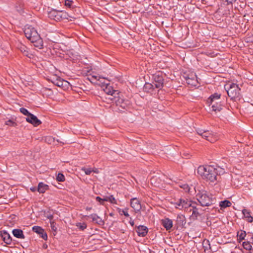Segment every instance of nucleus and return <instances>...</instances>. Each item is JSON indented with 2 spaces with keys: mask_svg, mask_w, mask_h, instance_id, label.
I'll return each instance as SVG.
<instances>
[{
  "mask_svg": "<svg viewBox=\"0 0 253 253\" xmlns=\"http://www.w3.org/2000/svg\"><path fill=\"white\" fill-rule=\"evenodd\" d=\"M224 172L223 168L217 166L216 167L211 165L200 166L197 169L198 173L203 179L211 182H214L217 180V175L223 174Z\"/></svg>",
  "mask_w": 253,
  "mask_h": 253,
  "instance_id": "nucleus-1",
  "label": "nucleus"
},
{
  "mask_svg": "<svg viewBox=\"0 0 253 253\" xmlns=\"http://www.w3.org/2000/svg\"><path fill=\"white\" fill-rule=\"evenodd\" d=\"M24 32L26 37L33 43L35 47L39 49L43 48L42 39L35 28L31 25H26L25 26Z\"/></svg>",
  "mask_w": 253,
  "mask_h": 253,
  "instance_id": "nucleus-2",
  "label": "nucleus"
},
{
  "mask_svg": "<svg viewBox=\"0 0 253 253\" xmlns=\"http://www.w3.org/2000/svg\"><path fill=\"white\" fill-rule=\"evenodd\" d=\"M196 198L203 207L210 206L215 203V198L206 191H199L196 195Z\"/></svg>",
  "mask_w": 253,
  "mask_h": 253,
  "instance_id": "nucleus-3",
  "label": "nucleus"
},
{
  "mask_svg": "<svg viewBox=\"0 0 253 253\" xmlns=\"http://www.w3.org/2000/svg\"><path fill=\"white\" fill-rule=\"evenodd\" d=\"M221 95L217 93L212 94L208 99L207 103L210 107V111L219 112L222 109V105L219 101Z\"/></svg>",
  "mask_w": 253,
  "mask_h": 253,
  "instance_id": "nucleus-4",
  "label": "nucleus"
},
{
  "mask_svg": "<svg viewBox=\"0 0 253 253\" xmlns=\"http://www.w3.org/2000/svg\"><path fill=\"white\" fill-rule=\"evenodd\" d=\"M224 88L226 89L228 95L232 100L240 97V88L238 84L231 83L225 85Z\"/></svg>",
  "mask_w": 253,
  "mask_h": 253,
  "instance_id": "nucleus-5",
  "label": "nucleus"
},
{
  "mask_svg": "<svg viewBox=\"0 0 253 253\" xmlns=\"http://www.w3.org/2000/svg\"><path fill=\"white\" fill-rule=\"evenodd\" d=\"M115 102L117 106L118 107V109L120 111H124V110H127L131 107L130 101L127 99H124L120 97H116L115 96Z\"/></svg>",
  "mask_w": 253,
  "mask_h": 253,
  "instance_id": "nucleus-6",
  "label": "nucleus"
},
{
  "mask_svg": "<svg viewBox=\"0 0 253 253\" xmlns=\"http://www.w3.org/2000/svg\"><path fill=\"white\" fill-rule=\"evenodd\" d=\"M196 131L197 133L203 138L211 143L214 142L217 139V137L210 130H205L201 128H198Z\"/></svg>",
  "mask_w": 253,
  "mask_h": 253,
  "instance_id": "nucleus-7",
  "label": "nucleus"
},
{
  "mask_svg": "<svg viewBox=\"0 0 253 253\" xmlns=\"http://www.w3.org/2000/svg\"><path fill=\"white\" fill-rule=\"evenodd\" d=\"M174 204L176 208L181 210H184L189 212L193 207L191 202L188 201L187 199H179Z\"/></svg>",
  "mask_w": 253,
  "mask_h": 253,
  "instance_id": "nucleus-8",
  "label": "nucleus"
},
{
  "mask_svg": "<svg viewBox=\"0 0 253 253\" xmlns=\"http://www.w3.org/2000/svg\"><path fill=\"white\" fill-rule=\"evenodd\" d=\"M152 78L154 81L153 82L156 88L161 89L163 87L164 78L162 72L159 71L152 75Z\"/></svg>",
  "mask_w": 253,
  "mask_h": 253,
  "instance_id": "nucleus-9",
  "label": "nucleus"
},
{
  "mask_svg": "<svg viewBox=\"0 0 253 253\" xmlns=\"http://www.w3.org/2000/svg\"><path fill=\"white\" fill-rule=\"evenodd\" d=\"M187 84L191 86H196L198 83L197 78L195 74H190L184 76Z\"/></svg>",
  "mask_w": 253,
  "mask_h": 253,
  "instance_id": "nucleus-10",
  "label": "nucleus"
},
{
  "mask_svg": "<svg viewBox=\"0 0 253 253\" xmlns=\"http://www.w3.org/2000/svg\"><path fill=\"white\" fill-rule=\"evenodd\" d=\"M52 82L56 85L61 87L64 89L67 88L69 85V83L59 77H56L53 79Z\"/></svg>",
  "mask_w": 253,
  "mask_h": 253,
  "instance_id": "nucleus-11",
  "label": "nucleus"
},
{
  "mask_svg": "<svg viewBox=\"0 0 253 253\" xmlns=\"http://www.w3.org/2000/svg\"><path fill=\"white\" fill-rule=\"evenodd\" d=\"M104 91L107 94L113 95L114 96L116 94H118V90H114L113 87L108 83L104 84L102 85Z\"/></svg>",
  "mask_w": 253,
  "mask_h": 253,
  "instance_id": "nucleus-12",
  "label": "nucleus"
},
{
  "mask_svg": "<svg viewBox=\"0 0 253 253\" xmlns=\"http://www.w3.org/2000/svg\"><path fill=\"white\" fill-rule=\"evenodd\" d=\"M26 121L35 126H39L42 124V122L39 120L37 117L32 114H31L28 117L26 118Z\"/></svg>",
  "mask_w": 253,
  "mask_h": 253,
  "instance_id": "nucleus-13",
  "label": "nucleus"
},
{
  "mask_svg": "<svg viewBox=\"0 0 253 253\" xmlns=\"http://www.w3.org/2000/svg\"><path fill=\"white\" fill-rule=\"evenodd\" d=\"M0 236L2 239L3 242L7 245H10L12 239L10 234L5 230L0 231Z\"/></svg>",
  "mask_w": 253,
  "mask_h": 253,
  "instance_id": "nucleus-14",
  "label": "nucleus"
},
{
  "mask_svg": "<svg viewBox=\"0 0 253 253\" xmlns=\"http://www.w3.org/2000/svg\"><path fill=\"white\" fill-rule=\"evenodd\" d=\"M33 231L39 234L40 236L44 240L47 239V235L42 227L35 226L33 227Z\"/></svg>",
  "mask_w": 253,
  "mask_h": 253,
  "instance_id": "nucleus-15",
  "label": "nucleus"
},
{
  "mask_svg": "<svg viewBox=\"0 0 253 253\" xmlns=\"http://www.w3.org/2000/svg\"><path fill=\"white\" fill-rule=\"evenodd\" d=\"M60 14V11L55 9H52L48 13V17L56 21L60 20L61 17L59 16Z\"/></svg>",
  "mask_w": 253,
  "mask_h": 253,
  "instance_id": "nucleus-16",
  "label": "nucleus"
},
{
  "mask_svg": "<svg viewBox=\"0 0 253 253\" xmlns=\"http://www.w3.org/2000/svg\"><path fill=\"white\" fill-rule=\"evenodd\" d=\"M130 206L136 211H139L141 209L140 202L136 198H132L131 200Z\"/></svg>",
  "mask_w": 253,
  "mask_h": 253,
  "instance_id": "nucleus-17",
  "label": "nucleus"
},
{
  "mask_svg": "<svg viewBox=\"0 0 253 253\" xmlns=\"http://www.w3.org/2000/svg\"><path fill=\"white\" fill-rule=\"evenodd\" d=\"M138 235L141 237H145L148 232V228L143 225H139L137 226L136 230Z\"/></svg>",
  "mask_w": 253,
  "mask_h": 253,
  "instance_id": "nucleus-18",
  "label": "nucleus"
},
{
  "mask_svg": "<svg viewBox=\"0 0 253 253\" xmlns=\"http://www.w3.org/2000/svg\"><path fill=\"white\" fill-rule=\"evenodd\" d=\"M87 217L92 219V221L99 225H103L104 224L103 220L98 216L96 214L93 213L89 215H88Z\"/></svg>",
  "mask_w": 253,
  "mask_h": 253,
  "instance_id": "nucleus-19",
  "label": "nucleus"
},
{
  "mask_svg": "<svg viewBox=\"0 0 253 253\" xmlns=\"http://www.w3.org/2000/svg\"><path fill=\"white\" fill-rule=\"evenodd\" d=\"M12 233L14 237L19 239H25V236L23 232L21 229H14L12 230Z\"/></svg>",
  "mask_w": 253,
  "mask_h": 253,
  "instance_id": "nucleus-20",
  "label": "nucleus"
},
{
  "mask_svg": "<svg viewBox=\"0 0 253 253\" xmlns=\"http://www.w3.org/2000/svg\"><path fill=\"white\" fill-rule=\"evenodd\" d=\"M162 224L167 230H169L172 227V221L169 218L162 220Z\"/></svg>",
  "mask_w": 253,
  "mask_h": 253,
  "instance_id": "nucleus-21",
  "label": "nucleus"
},
{
  "mask_svg": "<svg viewBox=\"0 0 253 253\" xmlns=\"http://www.w3.org/2000/svg\"><path fill=\"white\" fill-rule=\"evenodd\" d=\"M177 226H183L185 224V218L183 215H178L176 220Z\"/></svg>",
  "mask_w": 253,
  "mask_h": 253,
  "instance_id": "nucleus-22",
  "label": "nucleus"
},
{
  "mask_svg": "<svg viewBox=\"0 0 253 253\" xmlns=\"http://www.w3.org/2000/svg\"><path fill=\"white\" fill-rule=\"evenodd\" d=\"M242 213L249 222L251 223L253 221V217L251 215V212L249 210L244 209L242 211Z\"/></svg>",
  "mask_w": 253,
  "mask_h": 253,
  "instance_id": "nucleus-23",
  "label": "nucleus"
},
{
  "mask_svg": "<svg viewBox=\"0 0 253 253\" xmlns=\"http://www.w3.org/2000/svg\"><path fill=\"white\" fill-rule=\"evenodd\" d=\"M155 88L154 84L146 83L143 86V90L145 92H150Z\"/></svg>",
  "mask_w": 253,
  "mask_h": 253,
  "instance_id": "nucleus-24",
  "label": "nucleus"
},
{
  "mask_svg": "<svg viewBox=\"0 0 253 253\" xmlns=\"http://www.w3.org/2000/svg\"><path fill=\"white\" fill-rule=\"evenodd\" d=\"M48 186L43 182H40L38 187V191L40 193H44L48 189Z\"/></svg>",
  "mask_w": 253,
  "mask_h": 253,
  "instance_id": "nucleus-25",
  "label": "nucleus"
},
{
  "mask_svg": "<svg viewBox=\"0 0 253 253\" xmlns=\"http://www.w3.org/2000/svg\"><path fill=\"white\" fill-rule=\"evenodd\" d=\"M231 205V203L228 200H224L219 203V206L221 207V209L230 207Z\"/></svg>",
  "mask_w": 253,
  "mask_h": 253,
  "instance_id": "nucleus-26",
  "label": "nucleus"
},
{
  "mask_svg": "<svg viewBox=\"0 0 253 253\" xmlns=\"http://www.w3.org/2000/svg\"><path fill=\"white\" fill-rule=\"evenodd\" d=\"M18 48L24 55H25L26 56H28V55H29L28 49L26 46H25L24 45H23V44H20Z\"/></svg>",
  "mask_w": 253,
  "mask_h": 253,
  "instance_id": "nucleus-27",
  "label": "nucleus"
},
{
  "mask_svg": "<svg viewBox=\"0 0 253 253\" xmlns=\"http://www.w3.org/2000/svg\"><path fill=\"white\" fill-rule=\"evenodd\" d=\"M243 246L245 249L246 250H251L252 249V246L251 245V242L250 241H245L243 243Z\"/></svg>",
  "mask_w": 253,
  "mask_h": 253,
  "instance_id": "nucleus-28",
  "label": "nucleus"
},
{
  "mask_svg": "<svg viewBox=\"0 0 253 253\" xmlns=\"http://www.w3.org/2000/svg\"><path fill=\"white\" fill-rule=\"evenodd\" d=\"M191 211H192V215H194L196 217L200 214L198 212V209L194 206H193L192 208L190 209L189 212H191Z\"/></svg>",
  "mask_w": 253,
  "mask_h": 253,
  "instance_id": "nucleus-29",
  "label": "nucleus"
},
{
  "mask_svg": "<svg viewBox=\"0 0 253 253\" xmlns=\"http://www.w3.org/2000/svg\"><path fill=\"white\" fill-rule=\"evenodd\" d=\"M74 2L72 0H65V5L70 8H73L74 6H73Z\"/></svg>",
  "mask_w": 253,
  "mask_h": 253,
  "instance_id": "nucleus-30",
  "label": "nucleus"
},
{
  "mask_svg": "<svg viewBox=\"0 0 253 253\" xmlns=\"http://www.w3.org/2000/svg\"><path fill=\"white\" fill-rule=\"evenodd\" d=\"M20 112L27 117H28L31 114L25 108H21L20 109Z\"/></svg>",
  "mask_w": 253,
  "mask_h": 253,
  "instance_id": "nucleus-31",
  "label": "nucleus"
},
{
  "mask_svg": "<svg viewBox=\"0 0 253 253\" xmlns=\"http://www.w3.org/2000/svg\"><path fill=\"white\" fill-rule=\"evenodd\" d=\"M56 180L60 182L64 181L65 180V176L62 173H59L56 176Z\"/></svg>",
  "mask_w": 253,
  "mask_h": 253,
  "instance_id": "nucleus-32",
  "label": "nucleus"
},
{
  "mask_svg": "<svg viewBox=\"0 0 253 253\" xmlns=\"http://www.w3.org/2000/svg\"><path fill=\"white\" fill-rule=\"evenodd\" d=\"M238 236H239V242H240L241 241L245 239V238L246 236V233L245 231H242L240 234H239V232H238Z\"/></svg>",
  "mask_w": 253,
  "mask_h": 253,
  "instance_id": "nucleus-33",
  "label": "nucleus"
},
{
  "mask_svg": "<svg viewBox=\"0 0 253 253\" xmlns=\"http://www.w3.org/2000/svg\"><path fill=\"white\" fill-rule=\"evenodd\" d=\"M76 226L81 230H84L87 227L86 224L84 223H77Z\"/></svg>",
  "mask_w": 253,
  "mask_h": 253,
  "instance_id": "nucleus-34",
  "label": "nucleus"
},
{
  "mask_svg": "<svg viewBox=\"0 0 253 253\" xmlns=\"http://www.w3.org/2000/svg\"><path fill=\"white\" fill-rule=\"evenodd\" d=\"M5 125L9 126H15L17 125L16 123L12 120H9L5 122Z\"/></svg>",
  "mask_w": 253,
  "mask_h": 253,
  "instance_id": "nucleus-35",
  "label": "nucleus"
},
{
  "mask_svg": "<svg viewBox=\"0 0 253 253\" xmlns=\"http://www.w3.org/2000/svg\"><path fill=\"white\" fill-rule=\"evenodd\" d=\"M60 14L59 16L61 17V20L63 19H67V13L63 11H60Z\"/></svg>",
  "mask_w": 253,
  "mask_h": 253,
  "instance_id": "nucleus-36",
  "label": "nucleus"
},
{
  "mask_svg": "<svg viewBox=\"0 0 253 253\" xmlns=\"http://www.w3.org/2000/svg\"><path fill=\"white\" fill-rule=\"evenodd\" d=\"M109 202L111 204H117V200L114 197L113 195H110L109 196Z\"/></svg>",
  "mask_w": 253,
  "mask_h": 253,
  "instance_id": "nucleus-37",
  "label": "nucleus"
},
{
  "mask_svg": "<svg viewBox=\"0 0 253 253\" xmlns=\"http://www.w3.org/2000/svg\"><path fill=\"white\" fill-rule=\"evenodd\" d=\"M54 138H53L51 136H47L45 137V140L46 142H47L48 143H51L52 142L54 141Z\"/></svg>",
  "mask_w": 253,
  "mask_h": 253,
  "instance_id": "nucleus-38",
  "label": "nucleus"
},
{
  "mask_svg": "<svg viewBox=\"0 0 253 253\" xmlns=\"http://www.w3.org/2000/svg\"><path fill=\"white\" fill-rule=\"evenodd\" d=\"M82 170H83L85 173L87 175H89L91 173V172L93 171L91 169H86L85 168H82Z\"/></svg>",
  "mask_w": 253,
  "mask_h": 253,
  "instance_id": "nucleus-39",
  "label": "nucleus"
},
{
  "mask_svg": "<svg viewBox=\"0 0 253 253\" xmlns=\"http://www.w3.org/2000/svg\"><path fill=\"white\" fill-rule=\"evenodd\" d=\"M50 227L51 228V229L54 231H56L57 230V228L55 226L56 224H55V222L53 221H50Z\"/></svg>",
  "mask_w": 253,
  "mask_h": 253,
  "instance_id": "nucleus-40",
  "label": "nucleus"
},
{
  "mask_svg": "<svg viewBox=\"0 0 253 253\" xmlns=\"http://www.w3.org/2000/svg\"><path fill=\"white\" fill-rule=\"evenodd\" d=\"M96 200L97 202H99L100 204L103 205H104V201L103 200V199L101 198L100 197L97 196L96 197Z\"/></svg>",
  "mask_w": 253,
  "mask_h": 253,
  "instance_id": "nucleus-41",
  "label": "nucleus"
},
{
  "mask_svg": "<svg viewBox=\"0 0 253 253\" xmlns=\"http://www.w3.org/2000/svg\"><path fill=\"white\" fill-rule=\"evenodd\" d=\"M223 1L226 2L227 4H232L233 2H235L236 0H222Z\"/></svg>",
  "mask_w": 253,
  "mask_h": 253,
  "instance_id": "nucleus-42",
  "label": "nucleus"
},
{
  "mask_svg": "<svg viewBox=\"0 0 253 253\" xmlns=\"http://www.w3.org/2000/svg\"><path fill=\"white\" fill-rule=\"evenodd\" d=\"M122 212H123V214L126 217H128L129 216L127 211L123 210Z\"/></svg>",
  "mask_w": 253,
  "mask_h": 253,
  "instance_id": "nucleus-43",
  "label": "nucleus"
},
{
  "mask_svg": "<svg viewBox=\"0 0 253 253\" xmlns=\"http://www.w3.org/2000/svg\"><path fill=\"white\" fill-rule=\"evenodd\" d=\"M53 217V216L52 214H49L47 215V218L50 219V221H52Z\"/></svg>",
  "mask_w": 253,
  "mask_h": 253,
  "instance_id": "nucleus-44",
  "label": "nucleus"
},
{
  "mask_svg": "<svg viewBox=\"0 0 253 253\" xmlns=\"http://www.w3.org/2000/svg\"><path fill=\"white\" fill-rule=\"evenodd\" d=\"M184 189H185L186 191L188 190L189 191V187L188 185H184L183 187H182Z\"/></svg>",
  "mask_w": 253,
  "mask_h": 253,
  "instance_id": "nucleus-45",
  "label": "nucleus"
},
{
  "mask_svg": "<svg viewBox=\"0 0 253 253\" xmlns=\"http://www.w3.org/2000/svg\"><path fill=\"white\" fill-rule=\"evenodd\" d=\"M103 200L104 201V202H105V201L109 202V196H105L103 198Z\"/></svg>",
  "mask_w": 253,
  "mask_h": 253,
  "instance_id": "nucleus-46",
  "label": "nucleus"
},
{
  "mask_svg": "<svg viewBox=\"0 0 253 253\" xmlns=\"http://www.w3.org/2000/svg\"><path fill=\"white\" fill-rule=\"evenodd\" d=\"M30 190L32 191V192H35L36 191V190H38V188L36 187H31L30 188Z\"/></svg>",
  "mask_w": 253,
  "mask_h": 253,
  "instance_id": "nucleus-47",
  "label": "nucleus"
},
{
  "mask_svg": "<svg viewBox=\"0 0 253 253\" xmlns=\"http://www.w3.org/2000/svg\"><path fill=\"white\" fill-rule=\"evenodd\" d=\"M129 223L130 224V225H131L132 226H133L134 225V221H133V220H130L129 221Z\"/></svg>",
  "mask_w": 253,
  "mask_h": 253,
  "instance_id": "nucleus-48",
  "label": "nucleus"
},
{
  "mask_svg": "<svg viewBox=\"0 0 253 253\" xmlns=\"http://www.w3.org/2000/svg\"><path fill=\"white\" fill-rule=\"evenodd\" d=\"M252 242H251V243L253 245V237H252L251 239Z\"/></svg>",
  "mask_w": 253,
  "mask_h": 253,
  "instance_id": "nucleus-49",
  "label": "nucleus"
},
{
  "mask_svg": "<svg viewBox=\"0 0 253 253\" xmlns=\"http://www.w3.org/2000/svg\"><path fill=\"white\" fill-rule=\"evenodd\" d=\"M93 170L92 171H93V172H94L95 173H97L98 172V170L97 169H96L95 170Z\"/></svg>",
  "mask_w": 253,
  "mask_h": 253,
  "instance_id": "nucleus-50",
  "label": "nucleus"
},
{
  "mask_svg": "<svg viewBox=\"0 0 253 253\" xmlns=\"http://www.w3.org/2000/svg\"><path fill=\"white\" fill-rule=\"evenodd\" d=\"M90 209H91V208H86V210H90Z\"/></svg>",
  "mask_w": 253,
  "mask_h": 253,
  "instance_id": "nucleus-51",
  "label": "nucleus"
}]
</instances>
